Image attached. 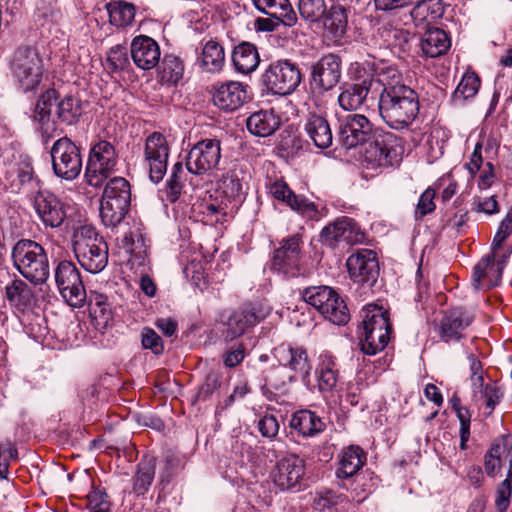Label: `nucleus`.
<instances>
[{"instance_id":"nucleus-37","label":"nucleus","mask_w":512,"mask_h":512,"mask_svg":"<svg viewBox=\"0 0 512 512\" xmlns=\"http://www.w3.org/2000/svg\"><path fill=\"white\" fill-rule=\"evenodd\" d=\"M371 83L363 80L361 83L350 84L343 88L338 96V103L343 110L355 111L362 107L368 93Z\"/></svg>"},{"instance_id":"nucleus-23","label":"nucleus","mask_w":512,"mask_h":512,"mask_svg":"<svg viewBox=\"0 0 512 512\" xmlns=\"http://www.w3.org/2000/svg\"><path fill=\"white\" fill-rule=\"evenodd\" d=\"M302 238L299 234L283 239L281 246L274 251L272 269L295 277L299 274Z\"/></svg>"},{"instance_id":"nucleus-47","label":"nucleus","mask_w":512,"mask_h":512,"mask_svg":"<svg viewBox=\"0 0 512 512\" xmlns=\"http://www.w3.org/2000/svg\"><path fill=\"white\" fill-rule=\"evenodd\" d=\"M480 87V79L475 73H466L462 77L453 93L455 104H462L465 100L474 97Z\"/></svg>"},{"instance_id":"nucleus-8","label":"nucleus","mask_w":512,"mask_h":512,"mask_svg":"<svg viewBox=\"0 0 512 512\" xmlns=\"http://www.w3.org/2000/svg\"><path fill=\"white\" fill-rule=\"evenodd\" d=\"M106 181L100 201V217L105 226L115 228L128 212L130 184L120 176L109 177Z\"/></svg>"},{"instance_id":"nucleus-34","label":"nucleus","mask_w":512,"mask_h":512,"mask_svg":"<svg viewBox=\"0 0 512 512\" xmlns=\"http://www.w3.org/2000/svg\"><path fill=\"white\" fill-rule=\"evenodd\" d=\"M444 14L441 0H421L410 11L411 18L417 27H429Z\"/></svg>"},{"instance_id":"nucleus-4","label":"nucleus","mask_w":512,"mask_h":512,"mask_svg":"<svg viewBox=\"0 0 512 512\" xmlns=\"http://www.w3.org/2000/svg\"><path fill=\"white\" fill-rule=\"evenodd\" d=\"M11 258L16 270L34 285L46 282L50 275L49 260L42 245L21 239L12 248Z\"/></svg>"},{"instance_id":"nucleus-32","label":"nucleus","mask_w":512,"mask_h":512,"mask_svg":"<svg viewBox=\"0 0 512 512\" xmlns=\"http://www.w3.org/2000/svg\"><path fill=\"white\" fill-rule=\"evenodd\" d=\"M315 375L319 391L322 394L332 393L336 388L339 378V369L336 359L330 354H321Z\"/></svg>"},{"instance_id":"nucleus-12","label":"nucleus","mask_w":512,"mask_h":512,"mask_svg":"<svg viewBox=\"0 0 512 512\" xmlns=\"http://www.w3.org/2000/svg\"><path fill=\"white\" fill-rule=\"evenodd\" d=\"M54 174L63 180L73 181L81 173L82 157L80 148L68 137H61L50 149Z\"/></svg>"},{"instance_id":"nucleus-26","label":"nucleus","mask_w":512,"mask_h":512,"mask_svg":"<svg viewBox=\"0 0 512 512\" xmlns=\"http://www.w3.org/2000/svg\"><path fill=\"white\" fill-rule=\"evenodd\" d=\"M34 207L42 222L51 228L60 227L66 218L64 203L52 193L38 192Z\"/></svg>"},{"instance_id":"nucleus-19","label":"nucleus","mask_w":512,"mask_h":512,"mask_svg":"<svg viewBox=\"0 0 512 512\" xmlns=\"http://www.w3.org/2000/svg\"><path fill=\"white\" fill-rule=\"evenodd\" d=\"M341 78V59L335 54L322 56L313 66L311 71V89L317 94L334 88Z\"/></svg>"},{"instance_id":"nucleus-61","label":"nucleus","mask_w":512,"mask_h":512,"mask_svg":"<svg viewBox=\"0 0 512 512\" xmlns=\"http://www.w3.org/2000/svg\"><path fill=\"white\" fill-rule=\"evenodd\" d=\"M121 247L125 250L127 254L137 255L140 253L137 252V248L143 247V238L140 234L134 232L125 233L121 239Z\"/></svg>"},{"instance_id":"nucleus-13","label":"nucleus","mask_w":512,"mask_h":512,"mask_svg":"<svg viewBox=\"0 0 512 512\" xmlns=\"http://www.w3.org/2000/svg\"><path fill=\"white\" fill-rule=\"evenodd\" d=\"M302 74L299 67L289 60L271 63L262 75V82L274 95L286 96L300 85Z\"/></svg>"},{"instance_id":"nucleus-55","label":"nucleus","mask_w":512,"mask_h":512,"mask_svg":"<svg viewBox=\"0 0 512 512\" xmlns=\"http://www.w3.org/2000/svg\"><path fill=\"white\" fill-rule=\"evenodd\" d=\"M472 211L493 215L499 212V205L494 195L475 196L472 201Z\"/></svg>"},{"instance_id":"nucleus-15","label":"nucleus","mask_w":512,"mask_h":512,"mask_svg":"<svg viewBox=\"0 0 512 512\" xmlns=\"http://www.w3.org/2000/svg\"><path fill=\"white\" fill-rule=\"evenodd\" d=\"M221 156L219 139H203L190 149L186 157V168L192 174L203 175L218 167Z\"/></svg>"},{"instance_id":"nucleus-30","label":"nucleus","mask_w":512,"mask_h":512,"mask_svg":"<svg viewBox=\"0 0 512 512\" xmlns=\"http://www.w3.org/2000/svg\"><path fill=\"white\" fill-rule=\"evenodd\" d=\"M331 6L323 16L324 30L335 41L341 40L348 28V10L339 0H330Z\"/></svg>"},{"instance_id":"nucleus-25","label":"nucleus","mask_w":512,"mask_h":512,"mask_svg":"<svg viewBox=\"0 0 512 512\" xmlns=\"http://www.w3.org/2000/svg\"><path fill=\"white\" fill-rule=\"evenodd\" d=\"M346 266L351 279L356 283L374 281L378 275V261L375 252L369 249H360L350 255Z\"/></svg>"},{"instance_id":"nucleus-38","label":"nucleus","mask_w":512,"mask_h":512,"mask_svg":"<svg viewBox=\"0 0 512 512\" xmlns=\"http://www.w3.org/2000/svg\"><path fill=\"white\" fill-rule=\"evenodd\" d=\"M450 46V38L440 28H429L421 37V49L427 57H439L446 53Z\"/></svg>"},{"instance_id":"nucleus-1","label":"nucleus","mask_w":512,"mask_h":512,"mask_svg":"<svg viewBox=\"0 0 512 512\" xmlns=\"http://www.w3.org/2000/svg\"><path fill=\"white\" fill-rule=\"evenodd\" d=\"M338 135L346 149L355 148L373 139L363 152L364 161L371 168L391 167L402 160V139L391 132L374 133V125L363 114L339 116Z\"/></svg>"},{"instance_id":"nucleus-29","label":"nucleus","mask_w":512,"mask_h":512,"mask_svg":"<svg viewBox=\"0 0 512 512\" xmlns=\"http://www.w3.org/2000/svg\"><path fill=\"white\" fill-rule=\"evenodd\" d=\"M255 8L282 25L292 27L298 18L289 0H251Z\"/></svg>"},{"instance_id":"nucleus-41","label":"nucleus","mask_w":512,"mask_h":512,"mask_svg":"<svg viewBox=\"0 0 512 512\" xmlns=\"http://www.w3.org/2000/svg\"><path fill=\"white\" fill-rule=\"evenodd\" d=\"M373 71L377 77V81L383 86L381 93L408 87V85L403 83L402 73L395 65L379 62L374 64Z\"/></svg>"},{"instance_id":"nucleus-11","label":"nucleus","mask_w":512,"mask_h":512,"mask_svg":"<svg viewBox=\"0 0 512 512\" xmlns=\"http://www.w3.org/2000/svg\"><path fill=\"white\" fill-rule=\"evenodd\" d=\"M512 233V215L508 214L501 222L493 238L491 245L492 253L482 258L474 267L473 286L478 290L482 286V280L490 278L488 287L498 284L501 278L502 268L499 263H495V253L501 247L502 243Z\"/></svg>"},{"instance_id":"nucleus-45","label":"nucleus","mask_w":512,"mask_h":512,"mask_svg":"<svg viewBox=\"0 0 512 512\" xmlns=\"http://www.w3.org/2000/svg\"><path fill=\"white\" fill-rule=\"evenodd\" d=\"M243 181V172L232 169L222 177L220 189L227 198L233 200L240 199L244 194Z\"/></svg>"},{"instance_id":"nucleus-62","label":"nucleus","mask_w":512,"mask_h":512,"mask_svg":"<svg viewBox=\"0 0 512 512\" xmlns=\"http://www.w3.org/2000/svg\"><path fill=\"white\" fill-rule=\"evenodd\" d=\"M511 495V483L508 478H506L498 487L497 497H496V507L499 512H505L509 506V497Z\"/></svg>"},{"instance_id":"nucleus-59","label":"nucleus","mask_w":512,"mask_h":512,"mask_svg":"<svg viewBox=\"0 0 512 512\" xmlns=\"http://www.w3.org/2000/svg\"><path fill=\"white\" fill-rule=\"evenodd\" d=\"M258 430L262 436L267 438H274L279 431V423L276 417L272 414H266L258 421Z\"/></svg>"},{"instance_id":"nucleus-18","label":"nucleus","mask_w":512,"mask_h":512,"mask_svg":"<svg viewBox=\"0 0 512 512\" xmlns=\"http://www.w3.org/2000/svg\"><path fill=\"white\" fill-rule=\"evenodd\" d=\"M169 146L166 137L154 132L145 140L144 162L149 169V178L154 183H159L167 171Z\"/></svg>"},{"instance_id":"nucleus-21","label":"nucleus","mask_w":512,"mask_h":512,"mask_svg":"<svg viewBox=\"0 0 512 512\" xmlns=\"http://www.w3.org/2000/svg\"><path fill=\"white\" fill-rule=\"evenodd\" d=\"M474 321V314L463 307L445 311L439 321V338L446 342H458L466 336V330Z\"/></svg>"},{"instance_id":"nucleus-58","label":"nucleus","mask_w":512,"mask_h":512,"mask_svg":"<svg viewBox=\"0 0 512 512\" xmlns=\"http://www.w3.org/2000/svg\"><path fill=\"white\" fill-rule=\"evenodd\" d=\"M220 377L216 373H210L206 376L204 383L200 386L197 393V400L206 401L219 388Z\"/></svg>"},{"instance_id":"nucleus-24","label":"nucleus","mask_w":512,"mask_h":512,"mask_svg":"<svg viewBox=\"0 0 512 512\" xmlns=\"http://www.w3.org/2000/svg\"><path fill=\"white\" fill-rule=\"evenodd\" d=\"M249 86L239 81H227L213 86V104L222 111L233 112L249 99Z\"/></svg>"},{"instance_id":"nucleus-28","label":"nucleus","mask_w":512,"mask_h":512,"mask_svg":"<svg viewBox=\"0 0 512 512\" xmlns=\"http://www.w3.org/2000/svg\"><path fill=\"white\" fill-rule=\"evenodd\" d=\"M270 192L275 199L285 202L292 210L309 218L316 215L315 204L303 196L294 194L285 182H274L270 187Z\"/></svg>"},{"instance_id":"nucleus-54","label":"nucleus","mask_w":512,"mask_h":512,"mask_svg":"<svg viewBox=\"0 0 512 512\" xmlns=\"http://www.w3.org/2000/svg\"><path fill=\"white\" fill-rule=\"evenodd\" d=\"M87 508L90 512H111V504L104 491L93 490L87 495Z\"/></svg>"},{"instance_id":"nucleus-64","label":"nucleus","mask_w":512,"mask_h":512,"mask_svg":"<svg viewBox=\"0 0 512 512\" xmlns=\"http://www.w3.org/2000/svg\"><path fill=\"white\" fill-rule=\"evenodd\" d=\"M245 356V349L242 345L237 346L233 350L227 351L223 356L224 364L227 367H235L241 363Z\"/></svg>"},{"instance_id":"nucleus-53","label":"nucleus","mask_w":512,"mask_h":512,"mask_svg":"<svg viewBox=\"0 0 512 512\" xmlns=\"http://www.w3.org/2000/svg\"><path fill=\"white\" fill-rule=\"evenodd\" d=\"M163 70L169 81H179L184 73V65L182 61L173 55H166L163 58Z\"/></svg>"},{"instance_id":"nucleus-60","label":"nucleus","mask_w":512,"mask_h":512,"mask_svg":"<svg viewBox=\"0 0 512 512\" xmlns=\"http://www.w3.org/2000/svg\"><path fill=\"white\" fill-rule=\"evenodd\" d=\"M481 396L485 398V406L488 410L487 415H490L503 397V392L495 384H488L485 386Z\"/></svg>"},{"instance_id":"nucleus-44","label":"nucleus","mask_w":512,"mask_h":512,"mask_svg":"<svg viewBox=\"0 0 512 512\" xmlns=\"http://www.w3.org/2000/svg\"><path fill=\"white\" fill-rule=\"evenodd\" d=\"M186 181V172L181 162H177L173 165L171 174L166 182V200L174 203L176 202L182 193L184 183Z\"/></svg>"},{"instance_id":"nucleus-6","label":"nucleus","mask_w":512,"mask_h":512,"mask_svg":"<svg viewBox=\"0 0 512 512\" xmlns=\"http://www.w3.org/2000/svg\"><path fill=\"white\" fill-rule=\"evenodd\" d=\"M44 70L43 60L35 47L20 46L14 51L10 60V71L22 92H36L42 82Z\"/></svg>"},{"instance_id":"nucleus-17","label":"nucleus","mask_w":512,"mask_h":512,"mask_svg":"<svg viewBox=\"0 0 512 512\" xmlns=\"http://www.w3.org/2000/svg\"><path fill=\"white\" fill-rule=\"evenodd\" d=\"M273 356L276 361L291 371L290 381L300 377L302 381H307L312 370L311 360L305 347L282 343L273 349Z\"/></svg>"},{"instance_id":"nucleus-14","label":"nucleus","mask_w":512,"mask_h":512,"mask_svg":"<svg viewBox=\"0 0 512 512\" xmlns=\"http://www.w3.org/2000/svg\"><path fill=\"white\" fill-rule=\"evenodd\" d=\"M54 277L59 293L65 301L72 307H82L87 294L75 264L68 260L60 261L55 268Z\"/></svg>"},{"instance_id":"nucleus-63","label":"nucleus","mask_w":512,"mask_h":512,"mask_svg":"<svg viewBox=\"0 0 512 512\" xmlns=\"http://www.w3.org/2000/svg\"><path fill=\"white\" fill-rule=\"evenodd\" d=\"M361 388L358 383L349 382L347 384L346 392L340 395L341 401L349 403L351 406H356L360 401Z\"/></svg>"},{"instance_id":"nucleus-57","label":"nucleus","mask_w":512,"mask_h":512,"mask_svg":"<svg viewBox=\"0 0 512 512\" xmlns=\"http://www.w3.org/2000/svg\"><path fill=\"white\" fill-rule=\"evenodd\" d=\"M435 191L431 188L426 189L420 196L415 209L416 219L422 218L425 215L432 213L435 210Z\"/></svg>"},{"instance_id":"nucleus-43","label":"nucleus","mask_w":512,"mask_h":512,"mask_svg":"<svg viewBox=\"0 0 512 512\" xmlns=\"http://www.w3.org/2000/svg\"><path fill=\"white\" fill-rule=\"evenodd\" d=\"M156 461L154 458H145L137 465L133 483V490L138 495L145 494L151 486L155 476Z\"/></svg>"},{"instance_id":"nucleus-3","label":"nucleus","mask_w":512,"mask_h":512,"mask_svg":"<svg viewBox=\"0 0 512 512\" xmlns=\"http://www.w3.org/2000/svg\"><path fill=\"white\" fill-rule=\"evenodd\" d=\"M419 97L411 87L380 93L378 109L382 120L394 130L408 128L419 114Z\"/></svg>"},{"instance_id":"nucleus-7","label":"nucleus","mask_w":512,"mask_h":512,"mask_svg":"<svg viewBox=\"0 0 512 512\" xmlns=\"http://www.w3.org/2000/svg\"><path fill=\"white\" fill-rule=\"evenodd\" d=\"M361 350L366 355L382 351L390 340L392 326L387 311L377 305L362 310Z\"/></svg>"},{"instance_id":"nucleus-9","label":"nucleus","mask_w":512,"mask_h":512,"mask_svg":"<svg viewBox=\"0 0 512 512\" xmlns=\"http://www.w3.org/2000/svg\"><path fill=\"white\" fill-rule=\"evenodd\" d=\"M301 296L333 324L345 325L350 319L345 301L329 286L307 287L301 291Z\"/></svg>"},{"instance_id":"nucleus-52","label":"nucleus","mask_w":512,"mask_h":512,"mask_svg":"<svg viewBox=\"0 0 512 512\" xmlns=\"http://www.w3.org/2000/svg\"><path fill=\"white\" fill-rule=\"evenodd\" d=\"M108 68L113 72L124 70L129 65L127 49L117 45L112 47L107 54Z\"/></svg>"},{"instance_id":"nucleus-10","label":"nucleus","mask_w":512,"mask_h":512,"mask_svg":"<svg viewBox=\"0 0 512 512\" xmlns=\"http://www.w3.org/2000/svg\"><path fill=\"white\" fill-rule=\"evenodd\" d=\"M117 163L118 154L114 145L106 140L97 141L91 146L85 168L87 184L100 188L116 171Z\"/></svg>"},{"instance_id":"nucleus-20","label":"nucleus","mask_w":512,"mask_h":512,"mask_svg":"<svg viewBox=\"0 0 512 512\" xmlns=\"http://www.w3.org/2000/svg\"><path fill=\"white\" fill-rule=\"evenodd\" d=\"M305 475V461L295 454L278 460L270 472L273 484L281 491L292 490L300 485Z\"/></svg>"},{"instance_id":"nucleus-42","label":"nucleus","mask_w":512,"mask_h":512,"mask_svg":"<svg viewBox=\"0 0 512 512\" xmlns=\"http://www.w3.org/2000/svg\"><path fill=\"white\" fill-rule=\"evenodd\" d=\"M224 49L214 40H209L202 48L201 56L198 58L200 65L208 72L220 71L224 64Z\"/></svg>"},{"instance_id":"nucleus-50","label":"nucleus","mask_w":512,"mask_h":512,"mask_svg":"<svg viewBox=\"0 0 512 512\" xmlns=\"http://www.w3.org/2000/svg\"><path fill=\"white\" fill-rule=\"evenodd\" d=\"M381 37L388 46L400 51H405L410 41V33L407 30L393 26L383 27Z\"/></svg>"},{"instance_id":"nucleus-27","label":"nucleus","mask_w":512,"mask_h":512,"mask_svg":"<svg viewBox=\"0 0 512 512\" xmlns=\"http://www.w3.org/2000/svg\"><path fill=\"white\" fill-rule=\"evenodd\" d=\"M131 57L135 65L142 70H150L156 67L160 61V47L149 36H136L130 47Z\"/></svg>"},{"instance_id":"nucleus-40","label":"nucleus","mask_w":512,"mask_h":512,"mask_svg":"<svg viewBox=\"0 0 512 512\" xmlns=\"http://www.w3.org/2000/svg\"><path fill=\"white\" fill-rule=\"evenodd\" d=\"M232 61L238 72L249 74L258 67L260 58L253 44L243 42L235 47L232 54Z\"/></svg>"},{"instance_id":"nucleus-2","label":"nucleus","mask_w":512,"mask_h":512,"mask_svg":"<svg viewBox=\"0 0 512 512\" xmlns=\"http://www.w3.org/2000/svg\"><path fill=\"white\" fill-rule=\"evenodd\" d=\"M57 91L55 89L46 90L38 99L32 118L37 122V129L41 132L45 140L50 139L56 132V122L51 119L52 107L56 105V115L58 119L67 124H74L82 114L80 100L73 96H66L57 102Z\"/></svg>"},{"instance_id":"nucleus-22","label":"nucleus","mask_w":512,"mask_h":512,"mask_svg":"<svg viewBox=\"0 0 512 512\" xmlns=\"http://www.w3.org/2000/svg\"><path fill=\"white\" fill-rule=\"evenodd\" d=\"M259 318L252 304H244L235 310H226L220 315L222 334L227 341H232L244 334L247 328L256 325Z\"/></svg>"},{"instance_id":"nucleus-36","label":"nucleus","mask_w":512,"mask_h":512,"mask_svg":"<svg viewBox=\"0 0 512 512\" xmlns=\"http://www.w3.org/2000/svg\"><path fill=\"white\" fill-rule=\"evenodd\" d=\"M366 456L362 448L351 445L342 450L339 455V467L336 471L338 478L354 476L365 464Z\"/></svg>"},{"instance_id":"nucleus-35","label":"nucleus","mask_w":512,"mask_h":512,"mask_svg":"<svg viewBox=\"0 0 512 512\" xmlns=\"http://www.w3.org/2000/svg\"><path fill=\"white\" fill-rule=\"evenodd\" d=\"M246 125L250 133L267 137L279 128L280 119L273 110H260L249 116Z\"/></svg>"},{"instance_id":"nucleus-51","label":"nucleus","mask_w":512,"mask_h":512,"mask_svg":"<svg viewBox=\"0 0 512 512\" xmlns=\"http://www.w3.org/2000/svg\"><path fill=\"white\" fill-rule=\"evenodd\" d=\"M506 445L503 442L494 443L485 455L484 468L489 476H495L500 469L501 455Z\"/></svg>"},{"instance_id":"nucleus-16","label":"nucleus","mask_w":512,"mask_h":512,"mask_svg":"<svg viewBox=\"0 0 512 512\" xmlns=\"http://www.w3.org/2000/svg\"><path fill=\"white\" fill-rule=\"evenodd\" d=\"M365 234L358 223L350 217H339L335 221L326 225L320 233V241L330 247L335 248L341 244L348 246L362 243Z\"/></svg>"},{"instance_id":"nucleus-49","label":"nucleus","mask_w":512,"mask_h":512,"mask_svg":"<svg viewBox=\"0 0 512 512\" xmlns=\"http://www.w3.org/2000/svg\"><path fill=\"white\" fill-rule=\"evenodd\" d=\"M297 7L300 16L310 23L322 19L327 9L325 0H298Z\"/></svg>"},{"instance_id":"nucleus-33","label":"nucleus","mask_w":512,"mask_h":512,"mask_svg":"<svg viewBox=\"0 0 512 512\" xmlns=\"http://www.w3.org/2000/svg\"><path fill=\"white\" fill-rule=\"evenodd\" d=\"M289 427L304 438L314 437L325 429V423L311 410H299L292 414Z\"/></svg>"},{"instance_id":"nucleus-46","label":"nucleus","mask_w":512,"mask_h":512,"mask_svg":"<svg viewBox=\"0 0 512 512\" xmlns=\"http://www.w3.org/2000/svg\"><path fill=\"white\" fill-rule=\"evenodd\" d=\"M110 23L114 26L124 27L132 23L135 8L132 4L118 1L107 5Z\"/></svg>"},{"instance_id":"nucleus-48","label":"nucleus","mask_w":512,"mask_h":512,"mask_svg":"<svg viewBox=\"0 0 512 512\" xmlns=\"http://www.w3.org/2000/svg\"><path fill=\"white\" fill-rule=\"evenodd\" d=\"M6 297L12 304L24 309L31 303L32 292L24 281L16 279L6 287Z\"/></svg>"},{"instance_id":"nucleus-39","label":"nucleus","mask_w":512,"mask_h":512,"mask_svg":"<svg viewBox=\"0 0 512 512\" xmlns=\"http://www.w3.org/2000/svg\"><path fill=\"white\" fill-rule=\"evenodd\" d=\"M466 167L471 175H475L480 171L478 180V187L480 189H487L492 185L495 178L494 166L491 162L483 164L482 143H476Z\"/></svg>"},{"instance_id":"nucleus-5","label":"nucleus","mask_w":512,"mask_h":512,"mask_svg":"<svg viewBox=\"0 0 512 512\" xmlns=\"http://www.w3.org/2000/svg\"><path fill=\"white\" fill-rule=\"evenodd\" d=\"M73 251L83 269L97 274L108 264V246L95 228L88 225L78 227L73 233Z\"/></svg>"},{"instance_id":"nucleus-56","label":"nucleus","mask_w":512,"mask_h":512,"mask_svg":"<svg viewBox=\"0 0 512 512\" xmlns=\"http://www.w3.org/2000/svg\"><path fill=\"white\" fill-rule=\"evenodd\" d=\"M141 343L143 348L150 349L154 354L159 355L164 351L161 337L151 328H144L141 332Z\"/></svg>"},{"instance_id":"nucleus-31","label":"nucleus","mask_w":512,"mask_h":512,"mask_svg":"<svg viewBox=\"0 0 512 512\" xmlns=\"http://www.w3.org/2000/svg\"><path fill=\"white\" fill-rule=\"evenodd\" d=\"M304 131L312 143L319 149L331 146L333 135L327 119L316 113H309L304 123Z\"/></svg>"}]
</instances>
